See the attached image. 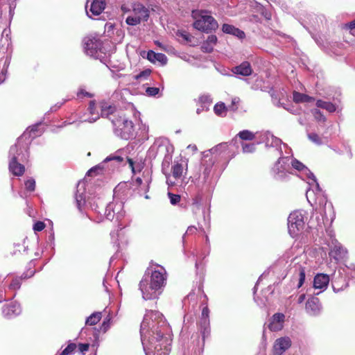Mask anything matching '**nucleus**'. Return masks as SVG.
<instances>
[{
  "mask_svg": "<svg viewBox=\"0 0 355 355\" xmlns=\"http://www.w3.org/2000/svg\"><path fill=\"white\" fill-rule=\"evenodd\" d=\"M140 335L146 355H168L171 329L160 312H146L141 324Z\"/></svg>",
  "mask_w": 355,
  "mask_h": 355,
  "instance_id": "nucleus-1",
  "label": "nucleus"
},
{
  "mask_svg": "<svg viewBox=\"0 0 355 355\" xmlns=\"http://www.w3.org/2000/svg\"><path fill=\"white\" fill-rule=\"evenodd\" d=\"M227 146V143H220L214 148L203 152V157L199 172L193 177H191L192 179L191 181L194 182L197 187H204L210 184L212 167L216 162V157L225 152Z\"/></svg>",
  "mask_w": 355,
  "mask_h": 355,
  "instance_id": "nucleus-2",
  "label": "nucleus"
},
{
  "mask_svg": "<svg viewBox=\"0 0 355 355\" xmlns=\"http://www.w3.org/2000/svg\"><path fill=\"white\" fill-rule=\"evenodd\" d=\"M307 183L309 188L306 193V199L311 205L313 203L318 204V207L315 210L318 211L322 216L321 219L319 217L316 218L317 225L320 226L325 219L332 221L335 217L333 205L327 202V197L324 195L318 181L313 180V182H308Z\"/></svg>",
  "mask_w": 355,
  "mask_h": 355,
  "instance_id": "nucleus-3",
  "label": "nucleus"
},
{
  "mask_svg": "<svg viewBox=\"0 0 355 355\" xmlns=\"http://www.w3.org/2000/svg\"><path fill=\"white\" fill-rule=\"evenodd\" d=\"M259 142L265 144L266 147L275 148L276 150L279 153L281 157L279 158L277 162L275 164L273 168V172L275 174L277 179L282 180L286 178L287 173H288L289 164H288V156H282V148L283 145L285 149L288 148L286 144H283L282 140L275 137L269 131L261 132L259 135Z\"/></svg>",
  "mask_w": 355,
  "mask_h": 355,
  "instance_id": "nucleus-4",
  "label": "nucleus"
},
{
  "mask_svg": "<svg viewBox=\"0 0 355 355\" xmlns=\"http://www.w3.org/2000/svg\"><path fill=\"white\" fill-rule=\"evenodd\" d=\"M129 149L123 148L117 150L114 153L107 156L102 162L91 168L87 173L88 176L96 174L109 173L114 171L119 164L127 160L131 167H133L134 162L128 157Z\"/></svg>",
  "mask_w": 355,
  "mask_h": 355,
  "instance_id": "nucleus-5",
  "label": "nucleus"
},
{
  "mask_svg": "<svg viewBox=\"0 0 355 355\" xmlns=\"http://www.w3.org/2000/svg\"><path fill=\"white\" fill-rule=\"evenodd\" d=\"M129 149L123 148L117 150L114 153L107 156L102 162L91 168L87 173L88 176L96 174L109 173L114 171L119 164L127 160L131 167H133L134 162L128 157Z\"/></svg>",
  "mask_w": 355,
  "mask_h": 355,
  "instance_id": "nucleus-6",
  "label": "nucleus"
},
{
  "mask_svg": "<svg viewBox=\"0 0 355 355\" xmlns=\"http://www.w3.org/2000/svg\"><path fill=\"white\" fill-rule=\"evenodd\" d=\"M28 142L18 139L17 143L12 146L9 150V171L15 176H21L25 172L22 164L28 160Z\"/></svg>",
  "mask_w": 355,
  "mask_h": 355,
  "instance_id": "nucleus-7",
  "label": "nucleus"
},
{
  "mask_svg": "<svg viewBox=\"0 0 355 355\" xmlns=\"http://www.w3.org/2000/svg\"><path fill=\"white\" fill-rule=\"evenodd\" d=\"M121 10L123 13H130L125 19V23L129 26H134L146 21L150 16L148 8L139 2H133L131 0L123 1Z\"/></svg>",
  "mask_w": 355,
  "mask_h": 355,
  "instance_id": "nucleus-8",
  "label": "nucleus"
},
{
  "mask_svg": "<svg viewBox=\"0 0 355 355\" xmlns=\"http://www.w3.org/2000/svg\"><path fill=\"white\" fill-rule=\"evenodd\" d=\"M75 200L76 207L80 212L85 211L87 208H91L92 210L96 211L101 216V211L99 210L100 205H102V202L100 198L96 199V196H87L85 193V183L84 182H79L77 185V190L75 193Z\"/></svg>",
  "mask_w": 355,
  "mask_h": 355,
  "instance_id": "nucleus-9",
  "label": "nucleus"
},
{
  "mask_svg": "<svg viewBox=\"0 0 355 355\" xmlns=\"http://www.w3.org/2000/svg\"><path fill=\"white\" fill-rule=\"evenodd\" d=\"M209 310L205 306L202 310L201 317L198 323V328L201 335V338L198 334L193 335L191 339L195 343V353L200 354L202 351L205 345V340L210 336V322L209 318Z\"/></svg>",
  "mask_w": 355,
  "mask_h": 355,
  "instance_id": "nucleus-10",
  "label": "nucleus"
},
{
  "mask_svg": "<svg viewBox=\"0 0 355 355\" xmlns=\"http://www.w3.org/2000/svg\"><path fill=\"white\" fill-rule=\"evenodd\" d=\"M193 27L202 32L209 33L218 28L216 20L206 10H193L191 12Z\"/></svg>",
  "mask_w": 355,
  "mask_h": 355,
  "instance_id": "nucleus-11",
  "label": "nucleus"
},
{
  "mask_svg": "<svg viewBox=\"0 0 355 355\" xmlns=\"http://www.w3.org/2000/svg\"><path fill=\"white\" fill-rule=\"evenodd\" d=\"M307 212L302 209L295 210L288 217V230L289 234L297 237L304 232L307 221Z\"/></svg>",
  "mask_w": 355,
  "mask_h": 355,
  "instance_id": "nucleus-12",
  "label": "nucleus"
},
{
  "mask_svg": "<svg viewBox=\"0 0 355 355\" xmlns=\"http://www.w3.org/2000/svg\"><path fill=\"white\" fill-rule=\"evenodd\" d=\"M84 49L87 55L95 58L99 59L101 61L106 58L107 50L101 40L94 36H89L84 39Z\"/></svg>",
  "mask_w": 355,
  "mask_h": 355,
  "instance_id": "nucleus-13",
  "label": "nucleus"
},
{
  "mask_svg": "<svg viewBox=\"0 0 355 355\" xmlns=\"http://www.w3.org/2000/svg\"><path fill=\"white\" fill-rule=\"evenodd\" d=\"M114 126L115 135L123 139H129L134 136V125L121 112L117 114V118H110Z\"/></svg>",
  "mask_w": 355,
  "mask_h": 355,
  "instance_id": "nucleus-14",
  "label": "nucleus"
},
{
  "mask_svg": "<svg viewBox=\"0 0 355 355\" xmlns=\"http://www.w3.org/2000/svg\"><path fill=\"white\" fill-rule=\"evenodd\" d=\"M125 215L123 210V202L119 200H114L105 207L104 216L109 220H112L114 217L116 220H121Z\"/></svg>",
  "mask_w": 355,
  "mask_h": 355,
  "instance_id": "nucleus-15",
  "label": "nucleus"
},
{
  "mask_svg": "<svg viewBox=\"0 0 355 355\" xmlns=\"http://www.w3.org/2000/svg\"><path fill=\"white\" fill-rule=\"evenodd\" d=\"M143 277L150 282L155 287L162 290L166 284V272L163 267L158 266L157 269L151 271L150 275L146 273Z\"/></svg>",
  "mask_w": 355,
  "mask_h": 355,
  "instance_id": "nucleus-16",
  "label": "nucleus"
},
{
  "mask_svg": "<svg viewBox=\"0 0 355 355\" xmlns=\"http://www.w3.org/2000/svg\"><path fill=\"white\" fill-rule=\"evenodd\" d=\"M139 290L145 300L156 299L162 292L159 288L155 287V285L151 284L150 282L144 277L140 281Z\"/></svg>",
  "mask_w": 355,
  "mask_h": 355,
  "instance_id": "nucleus-17",
  "label": "nucleus"
},
{
  "mask_svg": "<svg viewBox=\"0 0 355 355\" xmlns=\"http://www.w3.org/2000/svg\"><path fill=\"white\" fill-rule=\"evenodd\" d=\"M329 283V277L328 275L324 273H318L317 274L314 279L313 283V287L315 290H319L317 293H315V295H319L324 291H325Z\"/></svg>",
  "mask_w": 355,
  "mask_h": 355,
  "instance_id": "nucleus-18",
  "label": "nucleus"
},
{
  "mask_svg": "<svg viewBox=\"0 0 355 355\" xmlns=\"http://www.w3.org/2000/svg\"><path fill=\"white\" fill-rule=\"evenodd\" d=\"M306 312L311 316H318L322 311V305L316 297H311L308 299L305 306Z\"/></svg>",
  "mask_w": 355,
  "mask_h": 355,
  "instance_id": "nucleus-19",
  "label": "nucleus"
},
{
  "mask_svg": "<svg viewBox=\"0 0 355 355\" xmlns=\"http://www.w3.org/2000/svg\"><path fill=\"white\" fill-rule=\"evenodd\" d=\"M291 346V340L288 337L277 339L273 345L274 355L283 354Z\"/></svg>",
  "mask_w": 355,
  "mask_h": 355,
  "instance_id": "nucleus-20",
  "label": "nucleus"
},
{
  "mask_svg": "<svg viewBox=\"0 0 355 355\" xmlns=\"http://www.w3.org/2000/svg\"><path fill=\"white\" fill-rule=\"evenodd\" d=\"M21 312L20 304L17 302H12L5 304L2 308V313L5 318H11L19 315Z\"/></svg>",
  "mask_w": 355,
  "mask_h": 355,
  "instance_id": "nucleus-21",
  "label": "nucleus"
},
{
  "mask_svg": "<svg viewBox=\"0 0 355 355\" xmlns=\"http://www.w3.org/2000/svg\"><path fill=\"white\" fill-rule=\"evenodd\" d=\"M187 168L188 164L187 161L181 160L180 162H174L171 168L173 178L175 180H180L184 175L187 173Z\"/></svg>",
  "mask_w": 355,
  "mask_h": 355,
  "instance_id": "nucleus-22",
  "label": "nucleus"
},
{
  "mask_svg": "<svg viewBox=\"0 0 355 355\" xmlns=\"http://www.w3.org/2000/svg\"><path fill=\"white\" fill-rule=\"evenodd\" d=\"M291 165L293 168L299 171L302 175L309 180L308 182H313V180H317L314 174L304 164L297 159H292Z\"/></svg>",
  "mask_w": 355,
  "mask_h": 355,
  "instance_id": "nucleus-23",
  "label": "nucleus"
},
{
  "mask_svg": "<svg viewBox=\"0 0 355 355\" xmlns=\"http://www.w3.org/2000/svg\"><path fill=\"white\" fill-rule=\"evenodd\" d=\"M41 126V123H37L32 126H30L27 130L24 132V134L19 137L22 141H25L24 142H28V144L30 143V141L37 137L40 136L43 130H41L40 127Z\"/></svg>",
  "mask_w": 355,
  "mask_h": 355,
  "instance_id": "nucleus-24",
  "label": "nucleus"
},
{
  "mask_svg": "<svg viewBox=\"0 0 355 355\" xmlns=\"http://www.w3.org/2000/svg\"><path fill=\"white\" fill-rule=\"evenodd\" d=\"M285 320L284 314L282 313H275L270 319L268 324V329L272 331H278L282 329Z\"/></svg>",
  "mask_w": 355,
  "mask_h": 355,
  "instance_id": "nucleus-25",
  "label": "nucleus"
},
{
  "mask_svg": "<svg viewBox=\"0 0 355 355\" xmlns=\"http://www.w3.org/2000/svg\"><path fill=\"white\" fill-rule=\"evenodd\" d=\"M87 3L85 6L86 12L89 17H92V15L98 16L99 15L105 8V0H93L91 5L89 11L87 10Z\"/></svg>",
  "mask_w": 355,
  "mask_h": 355,
  "instance_id": "nucleus-26",
  "label": "nucleus"
},
{
  "mask_svg": "<svg viewBox=\"0 0 355 355\" xmlns=\"http://www.w3.org/2000/svg\"><path fill=\"white\" fill-rule=\"evenodd\" d=\"M101 116L109 118H117V114H121V112H118L114 106L109 105L105 102H103L101 105Z\"/></svg>",
  "mask_w": 355,
  "mask_h": 355,
  "instance_id": "nucleus-27",
  "label": "nucleus"
},
{
  "mask_svg": "<svg viewBox=\"0 0 355 355\" xmlns=\"http://www.w3.org/2000/svg\"><path fill=\"white\" fill-rule=\"evenodd\" d=\"M295 272L293 276V282H297V288H300L302 286L305 281L306 272L305 268L300 265L294 267Z\"/></svg>",
  "mask_w": 355,
  "mask_h": 355,
  "instance_id": "nucleus-28",
  "label": "nucleus"
},
{
  "mask_svg": "<svg viewBox=\"0 0 355 355\" xmlns=\"http://www.w3.org/2000/svg\"><path fill=\"white\" fill-rule=\"evenodd\" d=\"M147 59L152 63L159 62L161 65H165L167 63V57L162 53H155L153 51H148L147 53Z\"/></svg>",
  "mask_w": 355,
  "mask_h": 355,
  "instance_id": "nucleus-29",
  "label": "nucleus"
},
{
  "mask_svg": "<svg viewBox=\"0 0 355 355\" xmlns=\"http://www.w3.org/2000/svg\"><path fill=\"white\" fill-rule=\"evenodd\" d=\"M232 71L237 75H241L243 76H248L251 75L252 72V69L250 62L245 61L243 62L241 64L233 67Z\"/></svg>",
  "mask_w": 355,
  "mask_h": 355,
  "instance_id": "nucleus-30",
  "label": "nucleus"
},
{
  "mask_svg": "<svg viewBox=\"0 0 355 355\" xmlns=\"http://www.w3.org/2000/svg\"><path fill=\"white\" fill-rule=\"evenodd\" d=\"M218 39L215 35H210L202 44L201 50L204 53H211L217 43Z\"/></svg>",
  "mask_w": 355,
  "mask_h": 355,
  "instance_id": "nucleus-31",
  "label": "nucleus"
},
{
  "mask_svg": "<svg viewBox=\"0 0 355 355\" xmlns=\"http://www.w3.org/2000/svg\"><path fill=\"white\" fill-rule=\"evenodd\" d=\"M87 110L91 116L89 118H84L82 120L83 122L94 123L100 118V115L97 110L96 103L94 101H91L89 102Z\"/></svg>",
  "mask_w": 355,
  "mask_h": 355,
  "instance_id": "nucleus-32",
  "label": "nucleus"
},
{
  "mask_svg": "<svg viewBox=\"0 0 355 355\" xmlns=\"http://www.w3.org/2000/svg\"><path fill=\"white\" fill-rule=\"evenodd\" d=\"M222 31L225 33L234 35L239 38H243L245 37V33L243 31L230 24H224Z\"/></svg>",
  "mask_w": 355,
  "mask_h": 355,
  "instance_id": "nucleus-33",
  "label": "nucleus"
},
{
  "mask_svg": "<svg viewBox=\"0 0 355 355\" xmlns=\"http://www.w3.org/2000/svg\"><path fill=\"white\" fill-rule=\"evenodd\" d=\"M35 273L34 270H30L27 273H24L21 277H16L12 279L9 288L12 290H17L20 288L21 284V279H27L32 277Z\"/></svg>",
  "mask_w": 355,
  "mask_h": 355,
  "instance_id": "nucleus-34",
  "label": "nucleus"
},
{
  "mask_svg": "<svg viewBox=\"0 0 355 355\" xmlns=\"http://www.w3.org/2000/svg\"><path fill=\"white\" fill-rule=\"evenodd\" d=\"M293 101L296 103H311L315 101V98L313 97L309 96L304 94L300 93L298 92H293Z\"/></svg>",
  "mask_w": 355,
  "mask_h": 355,
  "instance_id": "nucleus-35",
  "label": "nucleus"
},
{
  "mask_svg": "<svg viewBox=\"0 0 355 355\" xmlns=\"http://www.w3.org/2000/svg\"><path fill=\"white\" fill-rule=\"evenodd\" d=\"M316 105L318 107L324 109L331 113L334 112L336 110V105L331 102L318 100L316 102Z\"/></svg>",
  "mask_w": 355,
  "mask_h": 355,
  "instance_id": "nucleus-36",
  "label": "nucleus"
},
{
  "mask_svg": "<svg viewBox=\"0 0 355 355\" xmlns=\"http://www.w3.org/2000/svg\"><path fill=\"white\" fill-rule=\"evenodd\" d=\"M101 319V312H94L91 315H89L85 321L86 324L87 325H94L97 324Z\"/></svg>",
  "mask_w": 355,
  "mask_h": 355,
  "instance_id": "nucleus-37",
  "label": "nucleus"
},
{
  "mask_svg": "<svg viewBox=\"0 0 355 355\" xmlns=\"http://www.w3.org/2000/svg\"><path fill=\"white\" fill-rule=\"evenodd\" d=\"M15 6L12 4L0 3V19L3 17V12L8 10L9 11V20L10 21L14 15Z\"/></svg>",
  "mask_w": 355,
  "mask_h": 355,
  "instance_id": "nucleus-38",
  "label": "nucleus"
},
{
  "mask_svg": "<svg viewBox=\"0 0 355 355\" xmlns=\"http://www.w3.org/2000/svg\"><path fill=\"white\" fill-rule=\"evenodd\" d=\"M332 244L334 245V249L331 250L330 254L334 257L336 255L341 257L344 252L343 248L338 243L336 240H333Z\"/></svg>",
  "mask_w": 355,
  "mask_h": 355,
  "instance_id": "nucleus-39",
  "label": "nucleus"
},
{
  "mask_svg": "<svg viewBox=\"0 0 355 355\" xmlns=\"http://www.w3.org/2000/svg\"><path fill=\"white\" fill-rule=\"evenodd\" d=\"M202 202V197L200 195L196 196L193 200L191 203L192 211L193 214H196L198 211L200 210Z\"/></svg>",
  "mask_w": 355,
  "mask_h": 355,
  "instance_id": "nucleus-40",
  "label": "nucleus"
},
{
  "mask_svg": "<svg viewBox=\"0 0 355 355\" xmlns=\"http://www.w3.org/2000/svg\"><path fill=\"white\" fill-rule=\"evenodd\" d=\"M238 136L242 140H248V141L253 140L255 137V135L252 132L247 130L241 131L238 134Z\"/></svg>",
  "mask_w": 355,
  "mask_h": 355,
  "instance_id": "nucleus-41",
  "label": "nucleus"
},
{
  "mask_svg": "<svg viewBox=\"0 0 355 355\" xmlns=\"http://www.w3.org/2000/svg\"><path fill=\"white\" fill-rule=\"evenodd\" d=\"M307 136H308L309 139L313 144L318 145V146L322 144V139L320 137V136L318 134H316L315 132H311V133H308Z\"/></svg>",
  "mask_w": 355,
  "mask_h": 355,
  "instance_id": "nucleus-42",
  "label": "nucleus"
},
{
  "mask_svg": "<svg viewBox=\"0 0 355 355\" xmlns=\"http://www.w3.org/2000/svg\"><path fill=\"white\" fill-rule=\"evenodd\" d=\"M151 73V70L150 69H145L142 71H141L140 73H139L138 74L135 75L134 76L135 79L138 80V81H141V80H146L148 78V77L150 75Z\"/></svg>",
  "mask_w": 355,
  "mask_h": 355,
  "instance_id": "nucleus-43",
  "label": "nucleus"
},
{
  "mask_svg": "<svg viewBox=\"0 0 355 355\" xmlns=\"http://www.w3.org/2000/svg\"><path fill=\"white\" fill-rule=\"evenodd\" d=\"M226 107L223 103H216L214 105V111L216 114L223 116L225 113Z\"/></svg>",
  "mask_w": 355,
  "mask_h": 355,
  "instance_id": "nucleus-44",
  "label": "nucleus"
},
{
  "mask_svg": "<svg viewBox=\"0 0 355 355\" xmlns=\"http://www.w3.org/2000/svg\"><path fill=\"white\" fill-rule=\"evenodd\" d=\"M25 188L27 191L32 192L35 189V180L33 178H28L24 182Z\"/></svg>",
  "mask_w": 355,
  "mask_h": 355,
  "instance_id": "nucleus-45",
  "label": "nucleus"
},
{
  "mask_svg": "<svg viewBox=\"0 0 355 355\" xmlns=\"http://www.w3.org/2000/svg\"><path fill=\"white\" fill-rule=\"evenodd\" d=\"M312 114L314 116L315 119L318 121L324 122L326 121L325 116L322 114V113L318 109L312 110Z\"/></svg>",
  "mask_w": 355,
  "mask_h": 355,
  "instance_id": "nucleus-46",
  "label": "nucleus"
},
{
  "mask_svg": "<svg viewBox=\"0 0 355 355\" xmlns=\"http://www.w3.org/2000/svg\"><path fill=\"white\" fill-rule=\"evenodd\" d=\"M242 149L245 153H252L255 150V145L254 144H242Z\"/></svg>",
  "mask_w": 355,
  "mask_h": 355,
  "instance_id": "nucleus-47",
  "label": "nucleus"
},
{
  "mask_svg": "<svg viewBox=\"0 0 355 355\" xmlns=\"http://www.w3.org/2000/svg\"><path fill=\"white\" fill-rule=\"evenodd\" d=\"M168 196L170 199V202L173 205H177L180 200V196L178 194H173L171 192L168 193Z\"/></svg>",
  "mask_w": 355,
  "mask_h": 355,
  "instance_id": "nucleus-48",
  "label": "nucleus"
},
{
  "mask_svg": "<svg viewBox=\"0 0 355 355\" xmlns=\"http://www.w3.org/2000/svg\"><path fill=\"white\" fill-rule=\"evenodd\" d=\"M159 93V89L158 87H148L146 89V94L148 96H155Z\"/></svg>",
  "mask_w": 355,
  "mask_h": 355,
  "instance_id": "nucleus-49",
  "label": "nucleus"
},
{
  "mask_svg": "<svg viewBox=\"0 0 355 355\" xmlns=\"http://www.w3.org/2000/svg\"><path fill=\"white\" fill-rule=\"evenodd\" d=\"M110 320H111L110 316L107 315V317L103 322L101 329L104 332H105L110 328Z\"/></svg>",
  "mask_w": 355,
  "mask_h": 355,
  "instance_id": "nucleus-50",
  "label": "nucleus"
},
{
  "mask_svg": "<svg viewBox=\"0 0 355 355\" xmlns=\"http://www.w3.org/2000/svg\"><path fill=\"white\" fill-rule=\"evenodd\" d=\"M284 108L293 114H299L300 113V109L298 107L293 105L289 107L284 106Z\"/></svg>",
  "mask_w": 355,
  "mask_h": 355,
  "instance_id": "nucleus-51",
  "label": "nucleus"
},
{
  "mask_svg": "<svg viewBox=\"0 0 355 355\" xmlns=\"http://www.w3.org/2000/svg\"><path fill=\"white\" fill-rule=\"evenodd\" d=\"M77 96L80 98H82L84 97L91 98L92 96V94L85 91L83 89H79V91L77 93Z\"/></svg>",
  "mask_w": 355,
  "mask_h": 355,
  "instance_id": "nucleus-52",
  "label": "nucleus"
},
{
  "mask_svg": "<svg viewBox=\"0 0 355 355\" xmlns=\"http://www.w3.org/2000/svg\"><path fill=\"white\" fill-rule=\"evenodd\" d=\"M45 227V224L42 221L36 222L33 225V230L37 232H40Z\"/></svg>",
  "mask_w": 355,
  "mask_h": 355,
  "instance_id": "nucleus-53",
  "label": "nucleus"
},
{
  "mask_svg": "<svg viewBox=\"0 0 355 355\" xmlns=\"http://www.w3.org/2000/svg\"><path fill=\"white\" fill-rule=\"evenodd\" d=\"M199 101L202 104H209L211 102V98L209 95H202L199 98Z\"/></svg>",
  "mask_w": 355,
  "mask_h": 355,
  "instance_id": "nucleus-54",
  "label": "nucleus"
},
{
  "mask_svg": "<svg viewBox=\"0 0 355 355\" xmlns=\"http://www.w3.org/2000/svg\"><path fill=\"white\" fill-rule=\"evenodd\" d=\"M240 99L239 97H234L232 99V105L230 106L232 110H237V105L239 104Z\"/></svg>",
  "mask_w": 355,
  "mask_h": 355,
  "instance_id": "nucleus-55",
  "label": "nucleus"
},
{
  "mask_svg": "<svg viewBox=\"0 0 355 355\" xmlns=\"http://www.w3.org/2000/svg\"><path fill=\"white\" fill-rule=\"evenodd\" d=\"M346 26L350 31L351 34L355 35V19L346 24Z\"/></svg>",
  "mask_w": 355,
  "mask_h": 355,
  "instance_id": "nucleus-56",
  "label": "nucleus"
},
{
  "mask_svg": "<svg viewBox=\"0 0 355 355\" xmlns=\"http://www.w3.org/2000/svg\"><path fill=\"white\" fill-rule=\"evenodd\" d=\"M89 347V345L87 343L80 344L79 345V350L83 354H84L86 352L88 351Z\"/></svg>",
  "mask_w": 355,
  "mask_h": 355,
  "instance_id": "nucleus-57",
  "label": "nucleus"
},
{
  "mask_svg": "<svg viewBox=\"0 0 355 355\" xmlns=\"http://www.w3.org/2000/svg\"><path fill=\"white\" fill-rule=\"evenodd\" d=\"M66 102V101H63L62 102H60V103H56L55 105H54L53 106H52L50 109V111L51 112H55L56 110H58L59 108L61 107V106Z\"/></svg>",
  "mask_w": 355,
  "mask_h": 355,
  "instance_id": "nucleus-58",
  "label": "nucleus"
},
{
  "mask_svg": "<svg viewBox=\"0 0 355 355\" xmlns=\"http://www.w3.org/2000/svg\"><path fill=\"white\" fill-rule=\"evenodd\" d=\"M172 178L170 175H166V183L168 186L171 187L176 184L175 181L172 180Z\"/></svg>",
  "mask_w": 355,
  "mask_h": 355,
  "instance_id": "nucleus-59",
  "label": "nucleus"
},
{
  "mask_svg": "<svg viewBox=\"0 0 355 355\" xmlns=\"http://www.w3.org/2000/svg\"><path fill=\"white\" fill-rule=\"evenodd\" d=\"M196 231V227L194 226H190L187 228L186 233L183 236V239L184 238L186 234H193Z\"/></svg>",
  "mask_w": 355,
  "mask_h": 355,
  "instance_id": "nucleus-60",
  "label": "nucleus"
},
{
  "mask_svg": "<svg viewBox=\"0 0 355 355\" xmlns=\"http://www.w3.org/2000/svg\"><path fill=\"white\" fill-rule=\"evenodd\" d=\"M187 150H191L193 153H194L198 150V148L195 144H189L187 146Z\"/></svg>",
  "mask_w": 355,
  "mask_h": 355,
  "instance_id": "nucleus-61",
  "label": "nucleus"
},
{
  "mask_svg": "<svg viewBox=\"0 0 355 355\" xmlns=\"http://www.w3.org/2000/svg\"><path fill=\"white\" fill-rule=\"evenodd\" d=\"M305 298H306V295H305L304 293L301 294V295L298 297V298H297V303H298V304H301V303H302V302L304 301Z\"/></svg>",
  "mask_w": 355,
  "mask_h": 355,
  "instance_id": "nucleus-62",
  "label": "nucleus"
},
{
  "mask_svg": "<svg viewBox=\"0 0 355 355\" xmlns=\"http://www.w3.org/2000/svg\"><path fill=\"white\" fill-rule=\"evenodd\" d=\"M171 158H172L171 155H166L164 157V159L163 161V164H164L166 163L168 164L170 161L171 160Z\"/></svg>",
  "mask_w": 355,
  "mask_h": 355,
  "instance_id": "nucleus-63",
  "label": "nucleus"
},
{
  "mask_svg": "<svg viewBox=\"0 0 355 355\" xmlns=\"http://www.w3.org/2000/svg\"><path fill=\"white\" fill-rule=\"evenodd\" d=\"M140 129L141 130V131H144L146 133H147L148 131V126L146 125V124H141Z\"/></svg>",
  "mask_w": 355,
  "mask_h": 355,
  "instance_id": "nucleus-64",
  "label": "nucleus"
}]
</instances>
